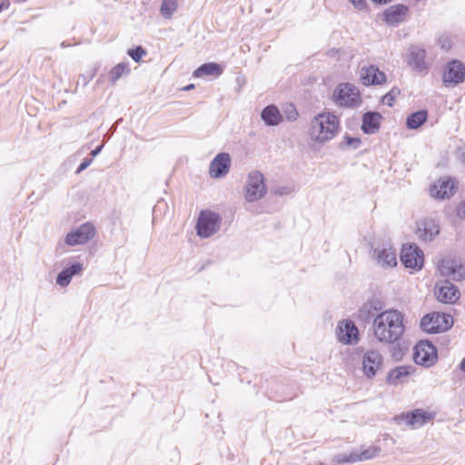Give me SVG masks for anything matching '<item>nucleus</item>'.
<instances>
[{
	"label": "nucleus",
	"mask_w": 465,
	"mask_h": 465,
	"mask_svg": "<svg viewBox=\"0 0 465 465\" xmlns=\"http://www.w3.org/2000/svg\"><path fill=\"white\" fill-rule=\"evenodd\" d=\"M404 315L397 310H386L379 312L372 322L374 337L382 343L398 341L405 331Z\"/></svg>",
	"instance_id": "1"
},
{
	"label": "nucleus",
	"mask_w": 465,
	"mask_h": 465,
	"mask_svg": "<svg viewBox=\"0 0 465 465\" xmlns=\"http://www.w3.org/2000/svg\"><path fill=\"white\" fill-rule=\"evenodd\" d=\"M339 130V118L331 112H322L311 120L308 133L312 142L324 144L332 140Z\"/></svg>",
	"instance_id": "2"
},
{
	"label": "nucleus",
	"mask_w": 465,
	"mask_h": 465,
	"mask_svg": "<svg viewBox=\"0 0 465 465\" xmlns=\"http://www.w3.org/2000/svg\"><path fill=\"white\" fill-rule=\"evenodd\" d=\"M221 216L212 211H202L196 223V232L201 238H209L220 231Z\"/></svg>",
	"instance_id": "3"
},
{
	"label": "nucleus",
	"mask_w": 465,
	"mask_h": 465,
	"mask_svg": "<svg viewBox=\"0 0 465 465\" xmlns=\"http://www.w3.org/2000/svg\"><path fill=\"white\" fill-rule=\"evenodd\" d=\"M332 100L340 107H355L361 104L360 92L351 84H341L334 89Z\"/></svg>",
	"instance_id": "4"
},
{
	"label": "nucleus",
	"mask_w": 465,
	"mask_h": 465,
	"mask_svg": "<svg viewBox=\"0 0 465 465\" xmlns=\"http://www.w3.org/2000/svg\"><path fill=\"white\" fill-rule=\"evenodd\" d=\"M267 192L264 183V176L259 171H252L248 174L244 198L247 202L252 203L262 199Z\"/></svg>",
	"instance_id": "5"
},
{
	"label": "nucleus",
	"mask_w": 465,
	"mask_h": 465,
	"mask_svg": "<svg viewBox=\"0 0 465 465\" xmlns=\"http://www.w3.org/2000/svg\"><path fill=\"white\" fill-rule=\"evenodd\" d=\"M453 323L449 314L432 312L425 315L420 321V328L428 333H438L449 330Z\"/></svg>",
	"instance_id": "6"
},
{
	"label": "nucleus",
	"mask_w": 465,
	"mask_h": 465,
	"mask_svg": "<svg viewBox=\"0 0 465 465\" xmlns=\"http://www.w3.org/2000/svg\"><path fill=\"white\" fill-rule=\"evenodd\" d=\"M465 81V65L460 60H452L446 64L442 83L445 87H454Z\"/></svg>",
	"instance_id": "7"
},
{
	"label": "nucleus",
	"mask_w": 465,
	"mask_h": 465,
	"mask_svg": "<svg viewBox=\"0 0 465 465\" xmlns=\"http://www.w3.org/2000/svg\"><path fill=\"white\" fill-rule=\"evenodd\" d=\"M95 233L96 230L94 224L91 223H84L80 226L74 228L66 234L64 243L68 246L84 244L92 240Z\"/></svg>",
	"instance_id": "8"
},
{
	"label": "nucleus",
	"mask_w": 465,
	"mask_h": 465,
	"mask_svg": "<svg viewBox=\"0 0 465 465\" xmlns=\"http://www.w3.org/2000/svg\"><path fill=\"white\" fill-rule=\"evenodd\" d=\"M401 261L407 268L420 270L423 266V252L416 244L402 246Z\"/></svg>",
	"instance_id": "9"
},
{
	"label": "nucleus",
	"mask_w": 465,
	"mask_h": 465,
	"mask_svg": "<svg viewBox=\"0 0 465 465\" xmlns=\"http://www.w3.org/2000/svg\"><path fill=\"white\" fill-rule=\"evenodd\" d=\"M434 293L437 300L442 303L453 304L460 299V291L449 280L439 282L435 285Z\"/></svg>",
	"instance_id": "10"
},
{
	"label": "nucleus",
	"mask_w": 465,
	"mask_h": 465,
	"mask_svg": "<svg viewBox=\"0 0 465 465\" xmlns=\"http://www.w3.org/2000/svg\"><path fill=\"white\" fill-rule=\"evenodd\" d=\"M380 449L377 447H369L367 449L351 450L349 453H340L334 456L333 461L341 463H355L358 461L367 460L378 455Z\"/></svg>",
	"instance_id": "11"
},
{
	"label": "nucleus",
	"mask_w": 465,
	"mask_h": 465,
	"mask_svg": "<svg viewBox=\"0 0 465 465\" xmlns=\"http://www.w3.org/2000/svg\"><path fill=\"white\" fill-rule=\"evenodd\" d=\"M441 275L449 277L453 281L461 282L465 280V262L460 260H443L439 267Z\"/></svg>",
	"instance_id": "12"
},
{
	"label": "nucleus",
	"mask_w": 465,
	"mask_h": 465,
	"mask_svg": "<svg viewBox=\"0 0 465 465\" xmlns=\"http://www.w3.org/2000/svg\"><path fill=\"white\" fill-rule=\"evenodd\" d=\"M383 357L377 350H369L362 356V371L369 379L373 378L381 368Z\"/></svg>",
	"instance_id": "13"
},
{
	"label": "nucleus",
	"mask_w": 465,
	"mask_h": 465,
	"mask_svg": "<svg viewBox=\"0 0 465 465\" xmlns=\"http://www.w3.org/2000/svg\"><path fill=\"white\" fill-rule=\"evenodd\" d=\"M372 259L383 268L394 267L397 264L396 250L390 244L379 245L373 249Z\"/></svg>",
	"instance_id": "14"
},
{
	"label": "nucleus",
	"mask_w": 465,
	"mask_h": 465,
	"mask_svg": "<svg viewBox=\"0 0 465 465\" xmlns=\"http://www.w3.org/2000/svg\"><path fill=\"white\" fill-rule=\"evenodd\" d=\"M337 337L343 344H355L359 341V331L351 320H345L337 327Z\"/></svg>",
	"instance_id": "15"
},
{
	"label": "nucleus",
	"mask_w": 465,
	"mask_h": 465,
	"mask_svg": "<svg viewBox=\"0 0 465 465\" xmlns=\"http://www.w3.org/2000/svg\"><path fill=\"white\" fill-rule=\"evenodd\" d=\"M435 348L429 341H420L414 348L413 358L417 364L430 366L435 359Z\"/></svg>",
	"instance_id": "16"
},
{
	"label": "nucleus",
	"mask_w": 465,
	"mask_h": 465,
	"mask_svg": "<svg viewBox=\"0 0 465 465\" xmlns=\"http://www.w3.org/2000/svg\"><path fill=\"white\" fill-rule=\"evenodd\" d=\"M425 57V49L418 45H412L408 49L406 61L408 65L413 70L422 72L428 69Z\"/></svg>",
	"instance_id": "17"
},
{
	"label": "nucleus",
	"mask_w": 465,
	"mask_h": 465,
	"mask_svg": "<svg viewBox=\"0 0 465 465\" xmlns=\"http://www.w3.org/2000/svg\"><path fill=\"white\" fill-rule=\"evenodd\" d=\"M360 77L361 83L366 86L380 85L386 82L385 74L373 64L361 67Z\"/></svg>",
	"instance_id": "18"
},
{
	"label": "nucleus",
	"mask_w": 465,
	"mask_h": 465,
	"mask_svg": "<svg viewBox=\"0 0 465 465\" xmlns=\"http://www.w3.org/2000/svg\"><path fill=\"white\" fill-rule=\"evenodd\" d=\"M231 157L227 153H218L211 162L209 167L210 176L213 178H221L225 176L230 170Z\"/></svg>",
	"instance_id": "19"
},
{
	"label": "nucleus",
	"mask_w": 465,
	"mask_h": 465,
	"mask_svg": "<svg viewBox=\"0 0 465 465\" xmlns=\"http://www.w3.org/2000/svg\"><path fill=\"white\" fill-rule=\"evenodd\" d=\"M456 182L450 177L439 179L430 188L431 196L438 199H446L455 193Z\"/></svg>",
	"instance_id": "20"
},
{
	"label": "nucleus",
	"mask_w": 465,
	"mask_h": 465,
	"mask_svg": "<svg viewBox=\"0 0 465 465\" xmlns=\"http://www.w3.org/2000/svg\"><path fill=\"white\" fill-rule=\"evenodd\" d=\"M408 14V7L404 5H391L384 13V21L389 25H398L402 23Z\"/></svg>",
	"instance_id": "21"
},
{
	"label": "nucleus",
	"mask_w": 465,
	"mask_h": 465,
	"mask_svg": "<svg viewBox=\"0 0 465 465\" xmlns=\"http://www.w3.org/2000/svg\"><path fill=\"white\" fill-rule=\"evenodd\" d=\"M400 418L409 426L420 428L427 423L432 416L422 410L417 409L411 412L402 413Z\"/></svg>",
	"instance_id": "22"
},
{
	"label": "nucleus",
	"mask_w": 465,
	"mask_h": 465,
	"mask_svg": "<svg viewBox=\"0 0 465 465\" xmlns=\"http://www.w3.org/2000/svg\"><path fill=\"white\" fill-rule=\"evenodd\" d=\"M383 302L379 300L369 301L359 310L358 317L363 322L373 321L379 312H383Z\"/></svg>",
	"instance_id": "23"
},
{
	"label": "nucleus",
	"mask_w": 465,
	"mask_h": 465,
	"mask_svg": "<svg viewBox=\"0 0 465 465\" xmlns=\"http://www.w3.org/2000/svg\"><path fill=\"white\" fill-rule=\"evenodd\" d=\"M440 232L439 225L432 220H424L418 223L419 237L425 242H430Z\"/></svg>",
	"instance_id": "24"
},
{
	"label": "nucleus",
	"mask_w": 465,
	"mask_h": 465,
	"mask_svg": "<svg viewBox=\"0 0 465 465\" xmlns=\"http://www.w3.org/2000/svg\"><path fill=\"white\" fill-rule=\"evenodd\" d=\"M381 114L377 112H367L362 116L361 130L364 134H372L378 132Z\"/></svg>",
	"instance_id": "25"
},
{
	"label": "nucleus",
	"mask_w": 465,
	"mask_h": 465,
	"mask_svg": "<svg viewBox=\"0 0 465 465\" xmlns=\"http://www.w3.org/2000/svg\"><path fill=\"white\" fill-rule=\"evenodd\" d=\"M413 367L410 365L398 366L388 373L387 381L391 384H398L405 381L406 378L412 372Z\"/></svg>",
	"instance_id": "26"
},
{
	"label": "nucleus",
	"mask_w": 465,
	"mask_h": 465,
	"mask_svg": "<svg viewBox=\"0 0 465 465\" xmlns=\"http://www.w3.org/2000/svg\"><path fill=\"white\" fill-rule=\"evenodd\" d=\"M261 116L265 124L268 126L278 125L282 121V114L274 104L266 106L262 111Z\"/></svg>",
	"instance_id": "27"
},
{
	"label": "nucleus",
	"mask_w": 465,
	"mask_h": 465,
	"mask_svg": "<svg viewBox=\"0 0 465 465\" xmlns=\"http://www.w3.org/2000/svg\"><path fill=\"white\" fill-rule=\"evenodd\" d=\"M223 74V68L216 63H206L202 64L193 72L194 77L203 76H220Z\"/></svg>",
	"instance_id": "28"
},
{
	"label": "nucleus",
	"mask_w": 465,
	"mask_h": 465,
	"mask_svg": "<svg viewBox=\"0 0 465 465\" xmlns=\"http://www.w3.org/2000/svg\"><path fill=\"white\" fill-rule=\"evenodd\" d=\"M428 118V112L426 110H420L411 114L407 117L406 126L411 130H415L420 127Z\"/></svg>",
	"instance_id": "29"
},
{
	"label": "nucleus",
	"mask_w": 465,
	"mask_h": 465,
	"mask_svg": "<svg viewBox=\"0 0 465 465\" xmlns=\"http://www.w3.org/2000/svg\"><path fill=\"white\" fill-rule=\"evenodd\" d=\"M129 71V66L126 63H120L114 66L109 72V78L112 84L116 83L118 79H120L123 75L127 74Z\"/></svg>",
	"instance_id": "30"
},
{
	"label": "nucleus",
	"mask_w": 465,
	"mask_h": 465,
	"mask_svg": "<svg viewBox=\"0 0 465 465\" xmlns=\"http://www.w3.org/2000/svg\"><path fill=\"white\" fill-rule=\"evenodd\" d=\"M177 9V0H163L161 5V15L169 19Z\"/></svg>",
	"instance_id": "31"
},
{
	"label": "nucleus",
	"mask_w": 465,
	"mask_h": 465,
	"mask_svg": "<svg viewBox=\"0 0 465 465\" xmlns=\"http://www.w3.org/2000/svg\"><path fill=\"white\" fill-rule=\"evenodd\" d=\"M282 114L290 122L295 121L299 115L298 111L293 104H286L283 105Z\"/></svg>",
	"instance_id": "32"
},
{
	"label": "nucleus",
	"mask_w": 465,
	"mask_h": 465,
	"mask_svg": "<svg viewBox=\"0 0 465 465\" xmlns=\"http://www.w3.org/2000/svg\"><path fill=\"white\" fill-rule=\"evenodd\" d=\"M127 54L135 62H140L142 57L146 54V51L142 46H137L133 49H129Z\"/></svg>",
	"instance_id": "33"
},
{
	"label": "nucleus",
	"mask_w": 465,
	"mask_h": 465,
	"mask_svg": "<svg viewBox=\"0 0 465 465\" xmlns=\"http://www.w3.org/2000/svg\"><path fill=\"white\" fill-rule=\"evenodd\" d=\"M71 282V278L69 277V274L67 273V271L64 269L60 272L56 278V283L60 285L61 287H66L69 285Z\"/></svg>",
	"instance_id": "34"
},
{
	"label": "nucleus",
	"mask_w": 465,
	"mask_h": 465,
	"mask_svg": "<svg viewBox=\"0 0 465 465\" xmlns=\"http://www.w3.org/2000/svg\"><path fill=\"white\" fill-rule=\"evenodd\" d=\"M84 267L83 264L80 262H75L72 264L69 267L64 268L65 271H67V273L69 274V277L72 279V277L81 274Z\"/></svg>",
	"instance_id": "35"
},
{
	"label": "nucleus",
	"mask_w": 465,
	"mask_h": 465,
	"mask_svg": "<svg viewBox=\"0 0 465 465\" xmlns=\"http://www.w3.org/2000/svg\"><path fill=\"white\" fill-rule=\"evenodd\" d=\"M345 144L349 147H352L354 149L358 148L361 144V140L359 138L345 136Z\"/></svg>",
	"instance_id": "36"
},
{
	"label": "nucleus",
	"mask_w": 465,
	"mask_h": 465,
	"mask_svg": "<svg viewBox=\"0 0 465 465\" xmlns=\"http://www.w3.org/2000/svg\"><path fill=\"white\" fill-rule=\"evenodd\" d=\"M95 74H96V70L94 69V70L90 71L87 74L80 75V79L82 80L84 86L88 84V83L94 78Z\"/></svg>",
	"instance_id": "37"
},
{
	"label": "nucleus",
	"mask_w": 465,
	"mask_h": 465,
	"mask_svg": "<svg viewBox=\"0 0 465 465\" xmlns=\"http://www.w3.org/2000/svg\"><path fill=\"white\" fill-rule=\"evenodd\" d=\"M350 3L353 5L355 8L358 10H364L367 8V2L366 0H348Z\"/></svg>",
	"instance_id": "38"
},
{
	"label": "nucleus",
	"mask_w": 465,
	"mask_h": 465,
	"mask_svg": "<svg viewBox=\"0 0 465 465\" xmlns=\"http://www.w3.org/2000/svg\"><path fill=\"white\" fill-rule=\"evenodd\" d=\"M92 163V159L85 158L81 164L78 166L76 173H80L84 170H85Z\"/></svg>",
	"instance_id": "39"
},
{
	"label": "nucleus",
	"mask_w": 465,
	"mask_h": 465,
	"mask_svg": "<svg viewBox=\"0 0 465 465\" xmlns=\"http://www.w3.org/2000/svg\"><path fill=\"white\" fill-rule=\"evenodd\" d=\"M393 90H391V93L385 94L382 98V102L389 106H392L393 104V95H392Z\"/></svg>",
	"instance_id": "40"
},
{
	"label": "nucleus",
	"mask_w": 465,
	"mask_h": 465,
	"mask_svg": "<svg viewBox=\"0 0 465 465\" xmlns=\"http://www.w3.org/2000/svg\"><path fill=\"white\" fill-rule=\"evenodd\" d=\"M457 213L460 218L465 219V202L458 206Z\"/></svg>",
	"instance_id": "41"
},
{
	"label": "nucleus",
	"mask_w": 465,
	"mask_h": 465,
	"mask_svg": "<svg viewBox=\"0 0 465 465\" xmlns=\"http://www.w3.org/2000/svg\"><path fill=\"white\" fill-rule=\"evenodd\" d=\"M290 193H291V190L287 187L280 188L276 191V194H279V195L288 194Z\"/></svg>",
	"instance_id": "42"
},
{
	"label": "nucleus",
	"mask_w": 465,
	"mask_h": 465,
	"mask_svg": "<svg viewBox=\"0 0 465 465\" xmlns=\"http://www.w3.org/2000/svg\"><path fill=\"white\" fill-rule=\"evenodd\" d=\"M102 147H103V145H100V146L96 147L94 150H93V151L91 152V154H92L93 156H96V155L101 152Z\"/></svg>",
	"instance_id": "43"
},
{
	"label": "nucleus",
	"mask_w": 465,
	"mask_h": 465,
	"mask_svg": "<svg viewBox=\"0 0 465 465\" xmlns=\"http://www.w3.org/2000/svg\"><path fill=\"white\" fill-rule=\"evenodd\" d=\"M9 6V3L8 1H3L1 4H0V12L5 9V8H7Z\"/></svg>",
	"instance_id": "44"
},
{
	"label": "nucleus",
	"mask_w": 465,
	"mask_h": 465,
	"mask_svg": "<svg viewBox=\"0 0 465 465\" xmlns=\"http://www.w3.org/2000/svg\"><path fill=\"white\" fill-rule=\"evenodd\" d=\"M371 1L375 4L384 5V4H387L388 2H391V0H371Z\"/></svg>",
	"instance_id": "45"
},
{
	"label": "nucleus",
	"mask_w": 465,
	"mask_h": 465,
	"mask_svg": "<svg viewBox=\"0 0 465 465\" xmlns=\"http://www.w3.org/2000/svg\"><path fill=\"white\" fill-rule=\"evenodd\" d=\"M460 369L461 371L465 372V358L460 361Z\"/></svg>",
	"instance_id": "46"
},
{
	"label": "nucleus",
	"mask_w": 465,
	"mask_h": 465,
	"mask_svg": "<svg viewBox=\"0 0 465 465\" xmlns=\"http://www.w3.org/2000/svg\"><path fill=\"white\" fill-rule=\"evenodd\" d=\"M193 88V84H189L188 86L185 87V90H191Z\"/></svg>",
	"instance_id": "47"
},
{
	"label": "nucleus",
	"mask_w": 465,
	"mask_h": 465,
	"mask_svg": "<svg viewBox=\"0 0 465 465\" xmlns=\"http://www.w3.org/2000/svg\"><path fill=\"white\" fill-rule=\"evenodd\" d=\"M464 158H465V145H464V148H463V153H462Z\"/></svg>",
	"instance_id": "48"
},
{
	"label": "nucleus",
	"mask_w": 465,
	"mask_h": 465,
	"mask_svg": "<svg viewBox=\"0 0 465 465\" xmlns=\"http://www.w3.org/2000/svg\"><path fill=\"white\" fill-rule=\"evenodd\" d=\"M18 2H25L26 0H17Z\"/></svg>",
	"instance_id": "49"
}]
</instances>
